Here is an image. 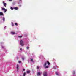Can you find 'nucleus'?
<instances>
[{"label":"nucleus","mask_w":76,"mask_h":76,"mask_svg":"<svg viewBox=\"0 0 76 76\" xmlns=\"http://www.w3.org/2000/svg\"><path fill=\"white\" fill-rule=\"evenodd\" d=\"M20 45L23 47L24 45V44H23V41L22 40L20 41Z\"/></svg>","instance_id":"1"},{"label":"nucleus","mask_w":76,"mask_h":76,"mask_svg":"<svg viewBox=\"0 0 76 76\" xmlns=\"http://www.w3.org/2000/svg\"><path fill=\"white\" fill-rule=\"evenodd\" d=\"M2 10L4 11V13H6V12H7V10L5 9V8H2Z\"/></svg>","instance_id":"2"},{"label":"nucleus","mask_w":76,"mask_h":76,"mask_svg":"<svg viewBox=\"0 0 76 76\" xmlns=\"http://www.w3.org/2000/svg\"><path fill=\"white\" fill-rule=\"evenodd\" d=\"M72 75H71V76H76V75H75V71H73L72 72Z\"/></svg>","instance_id":"3"},{"label":"nucleus","mask_w":76,"mask_h":76,"mask_svg":"<svg viewBox=\"0 0 76 76\" xmlns=\"http://www.w3.org/2000/svg\"><path fill=\"white\" fill-rule=\"evenodd\" d=\"M14 9L15 10H18V7H14Z\"/></svg>","instance_id":"4"},{"label":"nucleus","mask_w":76,"mask_h":76,"mask_svg":"<svg viewBox=\"0 0 76 76\" xmlns=\"http://www.w3.org/2000/svg\"><path fill=\"white\" fill-rule=\"evenodd\" d=\"M3 13L2 12H0V16H3Z\"/></svg>","instance_id":"5"},{"label":"nucleus","mask_w":76,"mask_h":76,"mask_svg":"<svg viewBox=\"0 0 76 76\" xmlns=\"http://www.w3.org/2000/svg\"><path fill=\"white\" fill-rule=\"evenodd\" d=\"M37 75V76H39V75H41V73H40V72H38Z\"/></svg>","instance_id":"6"},{"label":"nucleus","mask_w":76,"mask_h":76,"mask_svg":"<svg viewBox=\"0 0 76 76\" xmlns=\"http://www.w3.org/2000/svg\"><path fill=\"white\" fill-rule=\"evenodd\" d=\"M2 20L3 21H5V18H4V17H3Z\"/></svg>","instance_id":"7"},{"label":"nucleus","mask_w":76,"mask_h":76,"mask_svg":"<svg viewBox=\"0 0 76 76\" xmlns=\"http://www.w3.org/2000/svg\"><path fill=\"white\" fill-rule=\"evenodd\" d=\"M6 5H7V4L6 3H4V6L5 7H6Z\"/></svg>","instance_id":"8"},{"label":"nucleus","mask_w":76,"mask_h":76,"mask_svg":"<svg viewBox=\"0 0 76 76\" xmlns=\"http://www.w3.org/2000/svg\"><path fill=\"white\" fill-rule=\"evenodd\" d=\"M11 33L12 35H14V34H15V33L13 32H11Z\"/></svg>","instance_id":"9"},{"label":"nucleus","mask_w":76,"mask_h":76,"mask_svg":"<svg viewBox=\"0 0 76 76\" xmlns=\"http://www.w3.org/2000/svg\"><path fill=\"white\" fill-rule=\"evenodd\" d=\"M30 72H31V71H30V70L27 71V74L30 73Z\"/></svg>","instance_id":"10"},{"label":"nucleus","mask_w":76,"mask_h":76,"mask_svg":"<svg viewBox=\"0 0 76 76\" xmlns=\"http://www.w3.org/2000/svg\"><path fill=\"white\" fill-rule=\"evenodd\" d=\"M45 69H47V68H48L49 66H45Z\"/></svg>","instance_id":"11"},{"label":"nucleus","mask_w":76,"mask_h":76,"mask_svg":"<svg viewBox=\"0 0 76 76\" xmlns=\"http://www.w3.org/2000/svg\"><path fill=\"white\" fill-rule=\"evenodd\" d=\"M46 65H47V63H45L44 64L43 66H44V67H45V66H46Z\"/></svg>","instance_id":"12"},{"label":"nucleus","mask_w":76,"mask_h":76,"mask_svg":"<svg viewBox=\"0 0 76 76\" xmlns=\"http://www.w3.org/2000/svg\"><path fill=\"white\" fill-rule=\"evenodd\" d=\"M11 24L12 26H14V24H13V22H11Z\"/></svg>","instance_id":"13"},{"label":"nucleus","mask_w":76,"mask_h":76,"mask_svg":"<svg viewBox=\"0 0 76 76\" xmlns=\"http://www.w3.org/2000/svg\"><path fill=\"white\" fill-rule=\"evenodd\" d=\"M47 64H48V65L50 64V62H49L48 61H47Z\"/></svg>","instance_id":"14"},{"label":"nucleus","mask_w":76,"mask_h":76,"mask_svg":"<svg viewBox=\"0 0 76 76\" xmlns=\"http://www.w3.org/2000/svg\"><path fill=\"white\" fill-rule=\"evenodd\" d=\"M10 9L12 10H13V9H14V8H13V7H10Z\"/></svg>","instance_id":"15"},{"label":"nucleus","mask_w":76,"mask_h":76,"mask_svg":"<svg viewBox=\"0 0 76 76\" xmlns=\"http://www.w3.org/2000/svg\"><path fill=\"white\" fill-rule=\"evenodd\" d=\"M55 74L56 75H58V73L57 72H55Z\"/></svg>","instance_id":"16"},{"label":"nucleus","mask_w":76,"mask_h":76,"mask_svg":"<svg viewBox=\"0 0 76 76\" xmlns=\"http://www.w3.org/2000/svg\"><path fill=\"white\" fill-rule=\"evenodd\" d=\"M31 61H32V62H33L34 63V61H33V59L31 58Z\"/></svg>","instance_id":"17"},{"label":"nucleus","mask_w":76,"mask_h":76,"mask_svg":"<svg viewBox=\"0 0 76 76\" xmlns=\"http://www.w3.org/2000/svg\"><path fill=\"white\" fill-rule=\"evenodd\" d=\"M17 69H19V65H18V64L17 65Z\"/></svg>","instance_id":"18"},{"label":"nucleus","mask_w":76,"mask_h":76,"mask_svg":"<svg viewBox=\"0 0 76 76\" xmlns=\"http://www.w3.org/2000/svg\"><path fill=\"white\" fill-rule=\"evenodd\" d=\"M25 75H26V73L24 72L23 74V76H25Z\"/></svg>","instance_id":"19"},{"label":"nucleus","mask_w":76,"mask_h":76,"mask_svg":"<svg viewBox=\"0 0 76 76\" xmlns=\"http://www.w3.org/2000/svg\"><path fill=\"white\" fill-rule=\"evenodd\" d=\"M37 69H38V70L39 69V66H37Z\"/></svg>","instance_id":"20"},{"label":"nucleus","mask_w":76,"mask_h":76,"mask_svg":"<svg viewBox=\"0 0 76 76\" xmlns=\"http://www.w3.org/2000/svg\"><path fill=\"white\" fill-rule=\"evenodd\" d=\"M22 59L23 60H24V59H25V57H22Z\"/></svg>","instance_id":"21"},{"label":"nucleus","mask_w":76,"mask_h":76,"mask_svg":"<svg viewBox=\"0 0 76 76\" xmlns=\"http://www.w3.org/2000/svg\"><path fill=\"white\" fill-rule=\"evenodd\" d=\"M19 38H22V36H18Z\"/></svg>","instance_id":"22"},{"label":"nucleus","mask_w":76,"mask_h":76,"mask_svg":"<svg viewBox=\"0 0 76 76\" xmlns=\"http://www.w3.org/2000/svg\"><path fill=\"white\" fill-rule=\"evenodd\" d=\"M15 25H16V26H18V23H15Z\"/></svg>","instance_id":"23"},{"label":"nucleus","mask_w":76,"mask_h":76,"mask_svg":"<svg viewBox=\"0 0 76 76\" xmlns=\"http://www.w3.org/2000/svg\"><path fill=\"white\" fill-rule=\"evenodd\" d=\"M6 29V26L4 27V29Z\"/></svg>","instance_id":"24"},{"label":"nucleus","mask_w":76,"mask_h":76,"mask_svg":"<svg viewBox=\"0 0 76 76\" xmlns=\"http://www.w3.org/2000/svg\"><path fill=\"white\" fill-rule=\"evenodd\" d=\"M26 48H27V50H28V49H29V47H26Z\"/></svg>","instance_id":"25"},{"label":"nucleus","mask_w":76,"mask_h":76,"mask_svg":"<svg viewBox=\"0 0 76 76\" xmlns=\"http://www.w3.org/2000/svg\"><path fill=\"white\" fill-rule=\"evenodd\" d=\"M2 48H4V46H2Z\"/></svg>","instance_id":"26"},{"label":"nucleus","mask_w":76,"mask_h":76,"mask_svg":"<svg viewBox=\"0 0 76 76\" xmlns=\"http://www.w3.org/2000/svg\"><path fill=\"white\" fill-rule=\"evenodd\" d=\"M19 63H21V61H19Z\"/></svg>","instance_id":"27"},{"label":"nucleus","mask_w":76,"mask_h":76,"mask_svg":"<svg viewBox=\"0 0 76 76\" xmlns=\"http://www.w3.org/2000/svg\"><path fill=\"white\" fill-rule=\"evenodd\" d=\"M22 48H20V50L21 51H22Z\"/></svg>","instance_id":"28"},{"label":"nucleus","mask_w":76,"mask_h":76,"mask_svg":"<svg viewBox=\"0 0 76 76\" xmlns=\"http://www.w3.org/2000/svg\"><path fill=\"white\" fill-rule=\"evenodd\" d=\"M12 0H9V1H12Z\"/></svg>","instance_id":"29"},{"label":"nucleus","mask_w":76,"mask_h":76,"mask_svg":"<svg viewBox=\"0 0 76 76\" xmlns=\"http://www.w3.org/2000/svg\"><path fill=\"white\" fill-rule=\"evenodd\" d=\"M54 69H56V68H55L54 67Z\"/></svg>","instance_id":"30"},{"label":"nucleus","mask_w":76,"mask_h":76,"mask_svg":"<svg viewBox=\"0 0 76 76\" xmlns=\"http://www.w3.org/2000/svg\"><path fill=\"white\" fill-rule=\"evenodd\" d=\"M23 71H25V69H23Z\"/></svg>","instance_id":"31"},{"label":"nucleus","mask_w":76,"mask_h":76,"mask_svg":"<svg viewBox=\"0 0 76 76\" xmlns=\"http://www.w3.org/2000/svg\"><path fill=\"white\" fill-rule=\"evenodd\" d=\"M3 4H4V2L3 1Z\"/></svg>","instance_id":"32"},{"label":"nucleus","mask_w":76,"mask_h":76,"mask_svg":"<svg viewBox=\"0 0 76 76\" xmlns=\"http://www.w3.org/2000/svg\"><path fill=\"white\" fill-rule=\"evenodd\" d=\"M19 6H20V7H21V5H19Z\"/></svg>","instance_id":"33"},{"label":"nucleus","mask_w":76,"mask_h":76,"mask_svg":"<svg viewBox=\"0 0 76 76\" xmlns=\"http://www.w3.org/2000/svg\"><path fill=\"white\" fill-rule=\"evenodd\" d=\"M13 4H15V3H13Z\"/></svg>","instance_id":"34"},{"label":"nucleus","mask_w":76,"mask_h":76,"mask_svg":"<svg viewBox=\"0 0 76 76\" xmlns=\"http://www.w3.org/2000/svg\"><path fill=\"white\" fill-rule=\"evenodd\" d=\"M28 63H29V60H28Z\"/></svg>","instance_id":"35"},{"label":"nucleus","mask_w":76,"mask_h":76,"mask_svg":"<svg viewBox=\"0 0 76 76\" xmlns=\"http://www.w3.org/2000/svg\"><path fill=\"white\" fill-rule=\"evenodd\" d=\"M20 1H21L22 0H19Z\"/></svg>","instance_id":"36"},{"label":"nucleus","mask_w":76,"mask_h":76,"mask_svg":"<svg viewBox=\"0 0 76 76\" xmlns=\"http://www.w3.org/2000/svg\"><path fill=\"white\" fill-rule=\"evenodd\" d=\"M57 66H56V68H57Z\"/></svg>","instance_id":"37"},{"label":"nucleus","mask_w":76,"mask_h":76,"mask_svg":"<svg viewBox=\"0 0 76 76\" xmlns=\"http://www.w3.org/2000/svg\"><path fill=\"white\" fill-rule=\"evenodd\" d=\"M17 58H18V57H17Z\"/></svg>","instance_id":"38"}]
</instances>
